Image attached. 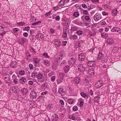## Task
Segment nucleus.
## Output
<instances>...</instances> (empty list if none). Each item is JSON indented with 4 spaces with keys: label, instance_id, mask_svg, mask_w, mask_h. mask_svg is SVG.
I'll return each instance as SVG.
<instances>
[{
    "label": "nucleus",
    "instance_id": "obj_37",
    "mask_svg": "<svg viewBox=\"0 0 121 121\" xmlns=\"http://www.w3.org/2000/svg\"><path fill=\"white\" fill-rule=\"evenodd\" d=\"M26 79L25 78H22L20 80V82L21 83H22L23 82H25L26 81Z\"/></svg>",
    "mask_w": 121,
    "mask_h": 121
},
{
    "label": "nucleus",
    "instance_id": "obj_3",
    "mask_svg": "<svg viewBox=\"0 0 121 121\" xmlns=\"http://www.w3.org/2000/svg\"><path fill=\"white\" fill-rule=\"evenodd\" d=\"M106 43L107 44L111 45L114 44V42L113 39L112 37H110L107 39Z\"/></svg>",
    "mask_w": 121,
    "mask_h": 121
},
{
    "label": "nucleus",
    "instance_id": "obj_49",
    "mask_svg": "<svg viewBox=\"0 0 121 121\" xmlns=\"http://www.w3.org/2000/svg\"><path fill=\"white\" fill-rule=\"evenodd\" d=\"M25 24V22H20L18 23V25L19 26H22Z\"/></svg>",
    "mask_w": 121,
    "mask_h": 121
},
{
    "label": "nucleus",
    "instance_id": "obj_4",
    "mask_svg": "<svg viewBox=\"0 0 121 121\" xmlns=\"http://www.w3.org/2000/svg\"><path fill=\"white\" fill-rule=\"evenodd\" d=\"M30 98L32 99H36L37 97L36 92L34 91H31L30 94Z\"/></svg>",
    "mask_w": 121,
    "mask_h": 121
},
{
    "label": "nucleus",
    "instance_id": "obj_50",
    "mask_svg": "<svg viewBox=\"0 0 121 121\" xmlns=\"http://www.w3.org/2000/svg\"><path fill=\"white\" fill-rule=\"evenodd\" d=\"M8 76L7 77H5L3 78L4 79H6V81H7L10 78V77L9 75H8Z\"/></svg>",
    "mask_w": 121,
    "mask_h": 121
},
{
    "label": "nucleus",
    "instance_id": "obj_36",
    "mask_svg": "<svg viewBox=\"0 0 121 121\" xmlns=\"http://www.w3.org/2000/svg\"><path fill=\"white\" fill-rule=\"evenodd\" d=\"M89 35L90 36H93V35H95L96 33L95 32L93 31V32H92L91 31H90L89 32Z\"/></svg>",
    "mask_w": 121,
    "mask_h": 121
},
{
    "label": "nucleus",
    "instance_id": "obj_51",
    "mask_svg": "<svg viewBox=\"0 0 121 121\" xmlns=\"http://www.w3.org/2000/svg\"><path fill=\"white\" fill-rule=\"evenodd\" d=\"M118 48L117 47H115L114 48L113 50L114 51V52H117L118 50Z\"/></svg>",
    "mask_w": 121,
    "mask_h": 121
},
{
    "label": "nucleus",
    "instance_id": "obj_44",
    "mask_svg": "<svg viewBox=\"0 0 121 121\" xmlns=\"http://www.w3.org/2000/svg\"><path fill=\"white\" fill-rule=\"evenodd\" d=\"M38 100L39 101H41L43 99V96L42 95H40L39 96L38 98Z\"/></svg>",
    "mask_w": 121,
    "mask_h": 121
},
{
    "label": "nucleus",
    "instance_id": "obj_10",
    "mask_svg": "<svg viewBox=\"0 0 121 121\" xmlns=\"http://www.w3.org/2000/svg\"><path fill=\"white\" fill-rule=\"evenodd\" d=\"M80 78L78 77H75L73 81L74 84H78L80 81Z\"/></svg>",
    "mask_w": 121,
    "mask_h": 121
},
{
    "label": "nucleus",
    "instance_id": "obj_47",
    "mask_svg": "<svg viewBox=\"0 0 121 121\" xmlns=\"http://www.w3.org/2000/svg\"><path fill=\"white\" fill-rule=\"evenodd\" d=\"M63 82V79L59 78L57 80V82L58 84H59Z\"/></svg>",
    "mask_w": 121,
    "mask_h": 121
},
{
    "label": "nucleus",
    "instance_id": "obj_52",
    "mask_svg": "<svg viewBox=\"0 0 121 121\" xmlns=\"http://www.w3.org/2000/svg\"><path fill=\"white\" fill-rule=\"evenodd\" d=\"M50 31L51 34H52L55 33V30L54 29L51 28L50 29Z\"/></svg>",
    "mask_w": 121,
    "mask_h": 121
},
{
    "label": "nucleus",
    "instance_id": "obj_12",
    "mask_svg": "<svg viewBox=\"0 0 121 121\" xmlns=\"http://www.w3.org/2000/svg\"><path fill=\"white\" fill-rule=\"evenodd\" d=\"M26 41V39L24 37H22L18 40V42L20 44L23 45Z\"/></svg>",
    "mask_w": 121,
    "mask_h": 121
},
{
    "label": "nucleus",
    "instance_id": "obj_27",
    "mask_svg": "<svg viewBox=\"0 0 121 121\" xmlns=\"http://www.w3.org/2000/svg\"><path fill=\"white\" fill-rule=\"evenodd\" d=\"M43 77V75L41 73L39 72L37 74V78L39 80L41 79Z\"/></svg>",
    "mask_w": 121,
    "mask_h": 121
},
{
    "label": "nucleus",
    "instance_id": "obj_62",
    "mask_svg": "<svg viewBox=\"0 0 121 121\" xmlns=\"http://www.w3.org/2000/svg\"><path fill=\"white\" fill-rule=\"evenodd\" d=\"M103 7L105 9L108 8V5L107 4H105L103 5Z\"/></svg>",
    "mask_w": 121,
    "mask_h": 121
},
{
    "label": "nucleus",
    "instance_id": "obj_5",
    "mask_svg": "<svg viewBox=\"0 0 121 121\" xmlns=\"http://www.w3.org/2000/svg\"><path fill=\"white\" fill-rule=\"evenodd\" d=\"M78 59L80 61H84L85 59V56L84 54L82 53H81L78 55Z\"/></svg>",
    "mask_w": 121,
    "mask_h": 121
},
{
    "label": "nucleus",
    "instance_id": "obj_40",
    "mask_svg": "<svg viewBox=\"0 0 121 121\" xmlns=\"http://www.w3.org/2000/svg\"><path fill=\"white\" fill-rule=\"evenodd\" d=\"M47 79V77H43V79H42V80L40 81H39L38 80V81L40 83H42L43 82H44V81H45V80H46Z\"/></svg>",
    "mask_w": 121,
    "mask_h": 121
},
{
    "label": "nucleus",
    "instance_id": "obj_63",
    "mask_svg": "<svg viewBox=\"0 0 121 121\" xmlns=\"http://www.w3.org/2000/svg\"><path fill=\"white\" fill-rule=\"evenodd\" d=\"M55 78L56 77L54 76L52 77L51 78V81L52 82L54 81L55 79Z\"/></svg>",
    "mask_w": 121,
    "mask_h": 121
},
{
    "label": "nucleus",
    "instance_id": "obj_24",
    "mask_svg": "<svg viewBox=\"0 0 121 121\" xmlns=\"http://www.w3.org/2000/svg\"><path fill=\"white\" fill-rule=\"evenodd\" d=\"M69 65L66 66L64 68V71L65 73H67L69 71Z\"/></svg>",
    "mask_w": 121,
    "mask_h": 121
},
{
    "label": "nucleus",
    "instance_id": "obj_60",
    "mask_svg": "<svg viewBox=\"0 0 121 121\" xmlns=\"http://www.w3.org/2000/svg\"><path fill=\"white\" fill-rule=\"evenodd\" d=\"M48 93V92L47 91H45L44 92H43L41 93V94L42 95L47 94Z\"/></svg>",
    "mask_w": 121,
    "mask_h": 121
},
{
    "label": "nucleus",
    "instance_id": "obj_39",
    "mask_svg": "<svg viewBox=\"0 0 121 121\" xmlns=\"http://www.w3.org/2000/svg\"><path fill=\"white\" fill-rule=\"evenodd\" d=\"M77 28L76 26H73L71 27V30L73 31H76L77 30Z\"/></svg>",
    "mask_w": 121,
    "mask_h": 121
},
{
    "label": "nucleus",
    "instance_id": "obj_58",
    "mask_svg": "<svg viewBox=\"0 0 121 121\" xmlns=\"http://www.w3.org/2000/svg\"><path fill=\"white\" fill-rule=\"evenodd\" d=\"M72 38L73 39H75L77 38V37L75 35H73L72 36Z\"/></svg>",
    "mask_w": 121,
    "mask_h": 121
},
{
    "label": "nucleus",
    "instance_id": "obj_57",
    "mask_svg": "<svg viewBox=\"0 0 121 121\" xmlns=\"http://www.w3.org/2000/svg\"><path fill=\"white\" fill-rule=\"evenodd\" d=\"M83 13V14L85 15H87L88 13V12L86 10H84Z\"/></svg>",
    "mask_w": 121,
    "mask_h": 121
},
{
    "label": "nucleus",
    "instance_id": "obj_16",
    "mask_svg": "<svg viewBox=\"0 0 121 121\" xmlns=\"http://www.w3.org/2000/svg\"><path fill=\"white\" fill-rule=\"evenodd\" d=\"M88 72L90 75L91 76L94 75L95 73L94 69L92 68L89 69L88 70Z\"/></svg>",
    "mask_w": 121,
    "mask_h": 121
},
{
    "label": "nucleus",
    "instance_id": "obj_38",
    "mask_svg": "<svg viewBox=\"0 0 121 121\" xmlns=\"http://www.w3.org/2000/svg\"><path fill=\"white\" fill-rule=\"evenodd\" d=\"M79 15V13L78 12H75L73 13V16L75 17H78Z\"/></svg>",
    "mask_w": 121,
    "mask_h": 121
},
{
    "label": "nucleus",
    "instance_id": "obj_1",
    "mask_svg": "<svg viewBox=\"0 0 121 121\" xmlns=\"http://www.w3.org/2000/svg\"><path fill=\"white\" fill-rule=\"evenodd\" d=\"M111 30L112 32H117L120 34H121V29L118 27H113L112 29Z\"/></svg>",
    "mask_w": 121,
    "mask_h": 121
},
{
    "label": "nucleus",
    "instance_id": "obj_11",
    "mask_svg": "<svg viewBox=\"0 0 121 121\" xmlns=\"http://www.w3.org/2000/svg\"><path fill=\"white\" fill-rule=\"evenodd\" d=\"M55 45L57 47H59L61 45V42L60 41L59 39H56L54 42Z\"/></svg>",
    "mask_w": 121,
    "mask_h": 121
},
{
    "label": "nucleus",
    "instance_id": "obj_6",
    "mask_svg": "<svg viewBox=\"0 0 121 121\" xmlns=\"http://www.w3.org/2000/svg\"><path fill=\"white\" fill-rule=\"evenodd\" d=\"M76 62V59L74 58H71L68 61L69 64L70 65H74Z\"/></svg>",
    "mask_w": 121,
    "mask_h": 121
},
{
    "label": "nucleus",
    "instance_id": "obj_7",
    "mask_svg": "<svg viewBox=\"0 0 121 121\" xmlns=\"http://www.w3.org/2000/svg\"><path fill=\"white\" fill-rule=\"evenodd\" d=\"M78 69L80 72H83L85 71V68L83 65L80 64L78 66Z\"/></svg>",
    "mask_w": 121,
    "mask_h": 121
},
{
    "label": "nucleus",
    "instance_id": "obj_14",
    "mask_svg": "<svg viewBox=\"0 0 121 121\" xmlns=\"http://www.w3.org/2000/svg\"><path fill=\"white\" fill-rule=\"evenodd\" d=\"M12 78L14 84H17L18 83V79L15 74H14L13 75Z\"/></svg>",
    "mask_w": 121,
    "mask_h": 121
},
{
    "label": "nucleus",
    "instance_id": "obj_29",
    "mask_svg": "<svg viewBox=\"0 0 121 121\" xmlns=\"http://www.w3.org/2000/svg\"><path fill=\"white\" fill-rule=\"evenodd\" d=\"M65 74L64 73H60L59 74V78L63 79Z\"/></svg>",
    "mask_w": 121,
    "mask_h": 121
},
{
    "label": "nucleus",
    "instance_id": "obj_8",
    "mask_svg": "<svg viewBox=\"0 0 121 121\" xmlns=\"http://www.w3.org/2000/svg\"><path fill=\"white\" fill-rule=\"evenodd\" d=\"M59 119V117L58 115L54 114L53 115L52 118V121H57Z\"/></svg>",
    "mask_w": 121,
    "mask_h": 121
},
{
    "label": "nucleus",
    "instance_id": "obj_17",
    "mask_svg": "<svg viewBox=\"0 0 121 121\" xmlns=\"http://www.w3.org/2000/svg\"><path fill=\"white\" fill-rule=\"evenodd\" d=\"M101 37L104 39H106L108 36V35L105 32H102L101 34Z\"/></svg>",
    "mask_w": 121,
    "mask_h": 121
},
{
    "label": "nucleus",
    "instance_id": "obj_53",
    "mask_svg": "<svg viewBox=\"0 0 121 121\" xmlns=\"http://www.w3.org/2000/svg\"><path fill=\"white\" fill-rule=\"evenodd\" d=\"M77 34L79 35H82L83 34V32L81 30H79L77 32Z\"/></svg>",
    "mask_w": 121,
    "mask_h": 121
},
{
    "label": "nucleus",
    "instance_id": "obj_25",
    "mask_svg": "<svg viewBox=\"0 0 121 121\" xmlns=\"http://www.w3.org/2000/svg\"><path fill=\"white\" fill-rule=\"evenodd\" d=\"M100 99V97L99 96H97L94 98V99L95 102L99 103Z\"/></svg>",
    "mask_w": 121,
    "mask_h": 121
},
{
    "label": "nucleus",
    "instance_id": "obj_13",
    "mask_svg": "<svg viewBox=\"0 0 121 121\" xmlns=\"http://www.w3.org/2000/svg\"><path fill=\"white\" fill-rule=\"evenodd\" d=\"M64 52L63 51H61L60 53V54L59 55V56L60 57H60H57V62H58V61H60L62 60V57L63 56V55H64Z\"/></svg>",
    "mask_w": 121,
    "mask_h": 121
},
{
    "label": "nucleus",
    "instance_id": "obj_2",
    "mask_svg": "<svg viewBox=\"0 0 121 121\" xmlns=\"http://www.w3.org/2000/svg\"><path fill=\"white\" fill-rule=\"evenodd\" d=\"M101 16L100 14L98 13H96L94 16V20L97 21L101 18Z\"/></svg>",
    "mask_w": 121,
    "mask_h": 121
},
{
    "label": "nucleus",
    "instance_id": "obj_33",
    "mask_svg": "<svg viewBox=\"0 0 121 121\" xmlns=\"http://www.w3.org/2000/svg\"><path fill=\"white\" fill-rule=\"evenodd\" d=\"M37 73L36 72H33L31 73V77L33 78H36L37 76Z\"/></svg>",
    "mask_w": 121,
    "mask_h": 121
},
{
    "label": "nucleus",
    "instance_id": "obj_48",
    "mask_svg": "<svg viewBox=\"0 0 121 121\" xmlns=\"http://www.w3.org/2000/svg\"><path fill=\"white\" fill-rule=\"evenodd\" d=\"M41 21H38L37 22L33 23L32 25H38L39 23H41Z\"/></svg>",
    "mask_w": 121,
    "mask_h": 121
},
{
    "label": "nucleus",
    "instance_id": "obj_64",
    "mask_svg": "<svg viewBox=\"0 0 121 121\" xmlns=\"http://www.w3.org/2000/svg\"><path fill=\"white\" fill-rule=\"evenodd\" d=\"M43 55L47 58H48L49 57V56L48 55L47 53H44L43 54Z\"/></svg>",
    "mask_w": 121,
    "mask_h": 121
},
{
    "label": "nucleus",
    "instance_id": "obj_19",
    "mask_svg": "<svg viewBox=\"0 0 121 121\" xmlns=\"http://www.w3.org/2000/svg\"><path fill=\"white\" fill-rule=\"evenodd\" d=\"M103 85L102 82L100 81H98L95 84L97 88L101 87Z\"/></svg>",
    "mask_w": 121,
    "mask_h": 121
},
{
    "label": "nucleus",
    "instance_id": "obj_61",
    "mask_svg": "<svg viewBox=\"0 0 121 121\" xmlns=\"http://www.w3.org/2000/svg\"><path fill=\"white\" fill-rule=\"evenodd\" d=\"M55 19L56 20L58 21L60 20V16H56L55 17Z\"/></svg>",
    "mask_w": 121,
    "mask_h": 121
},
{
    "label": "nucleus",
    "instance_id": "obj_54",
    "mask_svg": "<svg viewBox=\"0 0 121 121\" xmlns=\"http://www.w3.org/2000/svg\"><path fill=\"white\" fill-rule=\"evenodd\" d=\"M29 66L30 70H32L33 69V66L32 64H30L29 65Z\"/></svg>",
    "mask_w": 121,
    "mask_h": 121
},
{
    "label": "nucleus",
    "instance_id": "obj_35",
    "mask_svg": "<svg viewBox=\"0 0 121 121\" xmlns=\"http://www.w3.org/2000/svg\"><path fill=\"white\" fill-rule=\"evenodd\" d=\"M80 95L82 96L84 98H86V97L87 98L88 97L87 95H86L84 92H82L81 93Z\"/></svg>",
    "mask_w": 121,
    "mask_h": 121
},
{
    "label": "nucleus",
    "instance_id": "obj_18",
    "mask_svg": "<svg viewBox=\"0 0 121 121\" xmlns=\"http://www.w3.org/2000/svg\"><path fill=\"white\" fill-rule=\"evenodd\" d=\"M36 37L37 38L40 39H41L42 40L43 39H44V36L43 34L41 33H40L37 34L36 35Z\"/></svg>",
    "mask_w": 121,
    "mask_h": 121
},
{
    "label": "nucleus",
    "instance_id": "obj_56",
    "mask_svg": "<svg viewBox=\"0 0 121 121\" xmlns=\"http://www.w3.org/2000/svg\"><path fill=\"white\" fill-rule=\"evenodd\" d=\"M85 18L87 21H88L90 19V17L89 16H85Z\"/></svg>",
    "mask_w": 121,
    "mask_h": 121
},
{
    "label": "nucleus",
    "instance_id": "obj_59",
    "mask_svg": "<svg viewBox=\"0 0 121 121\" xmlns=\"http://www.w3.org/2000/svg\"><path fill=\"white\" fill-rule=\"evenodd\" d=\"M51 12L52 11H50L48 12L47 13H46V14H45V16H48L51 14Z\"/></svg>",
    "mask_w": 121,
    "mask_h": 121
},
{
    "label": "nucleus",
    "instance_id": "obj_28",
    "mask_svg": "<svg viewBox=\"0 0 121 121\" xmlns=\"http://www.w3.org/2000/svg\"><path fill=\"white\" fill-rule=\"evenodd\" d=\"M67 28H64L63 29V35L64 38H65L67 36Z\"/></svg>",
    "mask_w": 121,
    "mask_h": 121
},
{
    "label": "nucleus",
    "instance_id": "obj_41",
    "mask_svg": "<svg viewBox=\"0 0 121 121\" xmlns=\"http://www.w3.org/2000/svg\"><path fill=\"white\" fill-rule=\"evenodd\" d=\"M78 107L76 106H74L73 108V110L74 111H76L78 110Z\"/></svg>",
    "mask_w": 121,
    "mask_h": 121
},
{
    "label": "nucleus",
    "instance_id": "obj_55",
    "mask_svg": "<svg viewBox=\"0 0 121 121\" xmlns=\"http://www.w3.org/2000/svg\"><path fill=\"white\" fill-rule=\"evenodd\" d=\"M82 7L84 9H86L87 8V5L84 4H82Z\"/></svg>",
    "mask_w": 121,
    "mask_h": 121
},
{
    "label": "nucleus",
    "instance_id": "obj_34",
    "mask_svg": "<svg viewBox=\"0 0 121 121\" xmlns=\"http://www.w3.org/2000/svg\"><path fill=\"white\" fill-rule=\"evenodd\" d=\"M73 102V99H69L67 100V102L69 104H72Z\"/></svg>",
    "mask_w": 121,
    "mask_h": 121
},
{
    "label": "nucleus",
    "instance_id": "obj_20",
    "mask_svg": "<svg viewBox=\"0 0 121 121\" xmlns=\"http://www.w3.org/2000/svg\"><path fill=\"white\" fill-rule=\"evenodd\" d=\"M118 12L117 8H115V9L113 10L111 12L112 16H115L117 15Z\"/></svg>",
    "mask_w": 121,
    "mask_h": 121
},
{
    "label": "nucleus",
    "instance_id": "obj_32",
    "mask_svg": "<svg viewBox=\"0 0 121 121\" xmlns=\"http://www.w3.org/2000/svg\"><path fill=\"white\" fill-rule=\"evenodd\" d=\"M65 2L64 0H61L59 3L60 4L59 6H63L65 4Z\"/></svg>",
    "mask_w": 121,
    "mask_h": 121
},
{
    "label": "nucleus",
    "instance_id": "obj_30",
    "mask_svg": "<svg viewBox=\"0 0 121 121\" xmlns=\"http://www.w3.org/2000/svg\"><path fill=\"white\" fill-rule=\"evenodd\" d=\"M43 63L47 66H49L50 65V63L48 60H44Z\"/></svg>",
    "mask_w": 121,
    "mask_h": 121
},
{
    "label": "nucleus",
    "instance_id": "obj_45",
    "mask_svg": "<svg viewBox=\"0 0 121 121\" xmlns=\"http://www.w3.org/2000/svg\"><path fill=\"white\" fill-rule=\"evenodd\" d=\"M52 107V105L51 104H49L47 108L48 109L50 110Z\"/></svg>",
    "mask_w": 121,
    "mask_h": 121
},
{
    "label": "nucleus",
    "instance_id": "obj_46",
    "mask_svg": "<svg viewBox=\"0 0 121 121\" xmlns=\"http://www.w3.org/2000/svg\"><path fill=\"white\" fill-rule=\"evenodd\" d=\"M25 72L24 70H20L19 72V73L20 74L22 75H23L25 73Z\"/></svg>",
    "mask_w": 121,
    "mask_h": 121
},
{
    "label": "nucleus",
    "instance_id": "obj_22",
    "mask_svg": "<svg viewBox=\"0 0 121 121\" xmlns=\"http://www.w3.org/2000/svg\"><path fill=\"white\" fill-rule=\"evenodd\" d=\"M104 57V55L101 52H99L97 59L99 60H100L102 59Z\"/></svg>",
    "mask_w": 121,
    "mask_h": 121
},
{
    "label": "nucleus",
    "instance_id": "obj_43",
    "mask_svg": "<svg viewBox=\"0 0 121 121\" xmlns=\"http://www.w3.org/2000/svg\"><path fill=\"white\" fill-rule=\"evenodd\" d=\"M17 99L18 100H20L22 99L23 97L21 95H18Z\"/></svg>",
    "mask_w": 121,
    "mask_h": 121
},
{
    "label": "nucleus",
    "instance_id": "obj_9",
    "mask_svg": "<svg viewBox=\"0 0 121 121\" xmlns=\"http://www.w3.org/2000/svg\"><path fill=\"white\" fill-rule=\"evenodd\" d=\"M95 63L94 61H89L87 62V65L89 67H92L95 65Z\"/></svg>",
    "mask_w": 121,
    "mask_h": 121
},
{
    "label": "nucleus",
    "instance_id": "obj_42",
    "mask_svg": "<svg viewBox=\"0 0 121 121\" xmlns=\"http://www.w3.org/2000/svg\"><path fill=\"white\" fill-rule=\"evenodd\" d=\"M59 5L56 6V7H53V9L55 11H56L59 9L60 7Z\"/></svg>",
    "mask_w": 121,
    "mask_h": 121
},
{
    "label": "nucleus",
    "instance_id": "obj_21",
    "mask_svg": "<svg viewBox=\"0 0 121 121\" xmlns=\"http://www.w3.org/2000/svg\"><path fill=\"white\" fill-rule=\"evenodd\" d=\"M11 66L13 68H14L17 66V64L16 61H15L12 62L10 64Z\"/></svg>",
    "mask_w": 121,
    "mask_h": 121
},
{
    "label": "nucleus",
    "instance_id": "obj_31",
    "mask_svg": "<svg viewBox=\"0 0 121 121\" xmlns=\"http://www.w3.org/2000/svg\"><path fill=\"white\" fill-rule=\"evenodd\" d=\"M33 60L34 62L36 64H38L39 63V61H40L37 58H34Z\"/></svg>",
    "mask_w": 121,
    "mask_h": 121
},
{
    "label": "nucleus",
    "instance_id": "obj_15",
    "mask_svg": "<svg viewBox=\"0 0 121 121\" xmlns=\"http://www.w3.org/2000/svg\"><path fill=\"white\" fill-rule=\"evenodd\" d=\"M58 92L61 95L64 96L65 94V91H64L63 89L62 88H60L58 90Z\"/></svg>",
    "mask_w": 121,
    "mask_h": 121
},
{
    "label": "nucleus",
    "instance_id": "obj_26",
    "mask_svg": "<svg viewBox=\"0 0 121 121\" xmlns=\"http://www.w3.org/2000/svg\"><path fill=\"white\" fill-rule=\"evenodd\" d=\"M28 90L27 89H22L21 91L23 95H26L27 92Z\"/></svg>",
    "mask_w": 121,
    "mask_h": 121
},
{
    "label": "nucleus",
    "instance_id": "obj_23",
    "mask_svg": "<svg viewBox=\"0 0 121 121\" xmlns=\"http://www.w3.org/2000/svg\"><path fill=\"white\" fill-rule=\"evenodd\" d=\"M12 89L13 91H14V92L15 93H18L19 92V90L18 88L17 89V87L16 86L13 87L12 88Z\"/></svg>",
    "mask_w": 121,
    "mask_h": 121
}]
</instances>
